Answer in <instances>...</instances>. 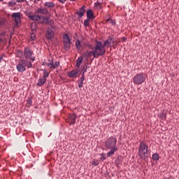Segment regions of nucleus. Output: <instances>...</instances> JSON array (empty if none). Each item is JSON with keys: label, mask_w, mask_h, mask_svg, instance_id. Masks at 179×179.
I'll list each match as a JSON object with an SVG mask.
<instances>
[{"label": "nucleus", "mask_w": 179, "mask_h": 179, "mask_svg": "<svg viewBox=\"0 0 179 179\" xmlns=\"http://www.w3.org/2000/svg\"><path fill=\"white\" fill-rule=\"evenodd\" d=\"M31 39L33 41L36 40V32L31 33Z\"/></svg>", "instance_id": "33"}, {"label": "nucleus", "mask_w": 179, "mask_h": 179, "mask_svg": "<svg viewBox=\"0 0 179 179\" xmlns=\"http://www.w3.org/2000/svg\"><path fill=\"white\" fill-rule=\"evenodd\" d=\"M45 82H47V79L43 78H39L38 79V82L37 83V86H43L44 83H45Z\"/></svg>", "instance_id": "19"}, {"label": "nucleus", "mask_w": 179, "mask_h": 179, "mask_svg": "<svg viewBox=\"0 0 179 179\" xmlns=\"http://www.w3.org/2000/svg\"><path fill=\"white\" fill-rule=\"evenodd\" d=\"M0 24H1V22H0Z\"/></svg>", "instance_id": "48"}, {"label": "nucleus", "mask_w": 179, "mask_h": 179, "mask_svg": "<svg viewBox=\"0 0 179 179\" xmlns=\"http://www.w3.org/2000/svg\"><path fill=\"white\" fill-rule=\"evenodd\" d=\"M107 22L113 24V26L115 25V20H113L112 19H108Z\"/></svg>", "instance_id": "32"}, {"label": "nucleus", "mask_w": 179, "mask_h": 179, "mask_svg": "<svg viewBox=\"0 0 179 179\" xmlns=\"http://www.w3.org/2000/svg\"><path fill=\"white\" fill-rule=\"evenodd\" d=\"M83 80H85V74L83 73L80 78V82L78 83V87L80 89H82L83 87Z\"/></svg>", "instance_id": "17"}, {"label": "nucleus", "mask_w": 179, "mask_h": 179, "mask_svg": "<svg viewBox=\"0 0 179 179\" xmlns=\"http://www.w3.org/2000/svg\"><path fill=\"white\" fill-rule=\"evenodd\" d=\"M80 71V69L73 70L68 73V76L69 78H76V76L79 73Z\"/></svg>", "instance_id": "13"}, {"label": "nucleus", "mask_w": 179, "mask_h": 179, "mask_svg": "<svg viewBox=\"0 0 179 179\" xmlns=\"http://www.w3.org/2000/svg\"><path fill=\"white\" fill-rule=\"evenodd\" d=\"M63 43H71V39L69 38V36L66 34L63 35Z\"/></svg>", "instance_id": "15"}, {"label": "nucleus", "mask_w": 179, "mask_h": 179, "mask_svg": "<svg viewBox=\"0 0 179 179\" xmlns=\"http://www.w3.org/2000/svg\"><path fill=\"white\" fill-rule=\"evenodd\" d=\"M76 50H78V51H80V48H82V45H80V41L77 40L76 41Z\"/></svg>", "instance_id": "23"}, {"label": "nucleus", "mask_w": 179, "mask_h": 179, "mask_svg": "<svg viewBox=\"0 0 179 179\" xmlns=\"http://www.w3.org/2000/svg\"><path fill=\"white\" fill-rule=\"evenodd\" d=\"M16 5V1H11L8 2V6H15Z\"/></svg>", "instance_id": "30"}, {"label": "nucleus", "mask_w": 179, "mask_h": 179, "mask_svg": "<svg viewBox=\"0 0 179 179\" xmlns=\"http://www.w3.org/2000/svg\"><path fill=\"white\" fill-rule=\"evenodd\" d=\"M90 20V19H89V18H87L85 20H84L85 27H87L90 25V22H89Z\"/></svg>", "instance_id": "29"}, {"label": "nucleus", "mask_w": 179, "mask_h": 179, "mask_svg": "<svg viewBox=\"0 0 179 179\" xmlns=\"http://www.w3.org/2000/svg\"><path fill=\"white\" fill-rule=\"evenodd\" d=\"M5 36V33L0 34V44L5 43V38L3 36Z\"/></svg>", "instance_id": "26"}, {"label": "nucleus", "mask_w": 179, "mask_h": 179, "mask_svg": "<svg viewBox=\"0 0 179 179\" xmlns=\"http://www.w3.org/2000/svg\"><path fill=\"white\" fill-rule=\"evenodd\" d=\"M109 41L110 42V44L111 43H113V44H115V43H117L116 41H114V38L111 36L109 37Z\"/></svg>", "instance_id": "35"}, {"label": "nucleus", "mask_w": 179, "mask_h": 179, "mask_svg": "<svg viewBox=\"0 0 179 179\" xmlns=\"http://www.w3.org/2000/svg\"><path fill=\"white\" fill-rule=\"evenodd\" d=\"M27 103H28V104H31V103H33V101H31V99H27Z\"/></svg>", "instance_id": "39"}, {"label": "nucleus", "mask_w": 179, "mask_h": 179, "mask_svg": "<svg viewBox=\"0 0 179 179\" xmlns=\"http://www.w3.org/2000/svg\"><path fill=\"white\" fill-rule=\"evenodd\" d=\"M83 73H84L85 75V73L87 72V66H85L83 69Z\"/></svg>", "instance_id": "36"}, {"label": "nucleus", "mask_w": 179, "mask_h": 179, "mask_svg": "<svg viewBox=\"0 0 179 179\" xmlns=\"http://www.w3.org/2000/svg\"><path fill=\"white\" fill-rule=\"evenodd\" d=\"M36 13H40L41 15H48V10L45 8H40L36 11Z\"/></svg>", "instance_id": "14"}, {"label": "nucleus", "mask_w": 179, "mask_h": 179, "mask_svg": "<svg viewBox=\"0 0 179 179\" xmlns=\"http://www.w3.org/2000/svg\"><path fill=\"white\" fill-rule=\"evenodd\" d=\"M101 160H106V154L103 153L101 155Z\"/></svg>", "instance_id": "37"}, {"label": "nucleus", "mask_w": 179, "mask_h": 179, "mask_svg": "<svg viewBox=\"0 0 179 179\" xmlns=\"http://www.w3.org/2000/svg\"><path fill=\"white\" fill-rule=\"evenodd\" d=\"M152 160H154L155 162H157V160H159V154L157 153H154L152 156Z\"/></svg>", "instance_id": "25"}, {"label": "nucleus", "mask_w": 179, "mask_h": 179, "mask_svg": "<svg viewBox=\"0 0 179 179\" xmlns=\"http://www.w3.org/2000/svg\"><path fill=\"white\" fill-rule=\"evenodd\" d=\"M25 0H17V2H24Z\"/></svg>", "instance_id": "43"}, {"label": "nucleus", "mask_w": 179, "mask_h": 179, "mask_svg": "<svg viewBox=\"0 0 179 179\" xmlns=\"http://www.w3.org/2000/svg\"><path fill=\"white\" fill-rule=\"evenodd\" d=\"M82 61H83V57H79L76 60V66L77 68H80V64H82Z\"/></svg>", "instance_id": "21"}, {"label": "nucleus", "mask_w": 179, "mask_h": 179, "mask_svg": "<svg viewBox=\"0 0 179 179\" xmlns=\"http://www.w3.org/2000/svg\"><path fill=\"white\" fill-rule=\"evenodd\" d=\"M145 80L146 75L144 73H138L133 78L134 85H142Z\"/></svg>", "instance_id": "5"}, {"label": "nucleus", "mask_w": 179, "mask_h": 179, "mask_svg": "<svg viewBox=\"0 0 179 179\" xmlns=\"http://www.w3.org/2000/svg\"><path fill=\"white\" fill-rule=\"evenodd\" d=\"M24 55L27 59H30L32 62L36 59V57L34 56V54H33V52L29 48H24Z\"/></svg>", "instance_id": "7"}, {"label": "nucleus", "mask_w": 179, "mask_h": 179, "mask_svg": "<svg viewBox=\"0 0 179 179\" xmlns=\"http://www.w3.org/2000/svg\"><path fill=\"white\" fill-rule=\"evenodd\" d=\"M3 57H5V55H2L0 56V62H1L2 59H3Z\"/></svg>", "instance_id": "41"}, {"label": "nucleus", "mask_w": 179, "mask_h": 179, "mask_svg": "<svg viewBox=\"0 0 179 179\" xmlns=\"http://www.w3.org/2000/svg\"><path fill=\"white\" fill-rule=\"evenodd\" d=\"M26 66H27V60L21 59L16 65V69L18 72H24L26 71Z\"/></svg>", "instance_id": "6"}, {"label": "nucleus", "mask_w": 179, "mask_h": 179, "mask_svg": "<svg viewBox=\"0 0 179 179\" xmlns=\"http://www.w3.org/2000/svg\"><path fill=\"white\" fill-rule=\"evenodd\" d=\"M27 66L28 69L33 68V64L31 63V62L27 61Z\"/></svg>", "instance_id": "34"}, {"label": "nucleus", "mask_w": 179, "mask_h": 179, "mask_svg": "<svg viewBox=\"0 0 179 179\" xmlns=\"http://www.w3.org/2000/svg\"><path fill=\"white\" fill-rule=\"evenodd\" d=\"M88 47H89V48H90L91 50H93V51H94V48L93 47V45H92V44H89Z\"/></svg>", "instance_id": "38"}, {"label": "nucleus", "mask_w": 179, "mask_h": 179, "mask_svg": "<svg viewBox=\"0 0 179 179\" xmlns=\"http://www.w3.org/2000/svg\"><path fill=\"white\" fill-rule=\"evenodd\" d=\"M11 17L13 19H14L17 26V27H19V23L22 22V20L20 19V13H14L12 14Z\"/></svg>", "instance_id": "8"}, {"label": "nucleus", "mask_w": 179, "mask_h": 179, "mask_svg": "<svg viewBox=\"0 0 179 179\" xmlns=\"http://www.w3.org/2000/svg\"><path fill=\"white\" fill-rule=\"evenodd\" d=\"M95 6H100V3H96Z\"/></svg>", "instance_id": "44"}, {"label": "nucleus", "mask_w": 179, "mask_h": 179, "mask_svg": "<svg viewBox=\"0 0 179 179\" xmlns=\"http://www.w3.org/2000/svg\"><path fill=\"white\" fill-rule=\"evenodd\" d=\"M45 8H54L55 6V3L52 1H47L44 3Z\"/></svg>", "instance_id": "18"}, {"label": "nucleus", "mask_w": 179, "mask_h": 179, "mask_svg": "<svg viewBox=\"0 0 179 179\" xmlns=\"http://www.w3.org/2000/svg\"><path fill=\"white\" fill-rule=\"evenodd\" d=\"M64 48L66 51H68L71 48V43H63Z\"/></svg>", "instance_id": "28"}, {"label": "nucleus", "mask_w": 179, "mask_h": 179, "mask_svg": "<svg viewBox=\"0 0 179 179\" xmlns=\"http://www.w3.org/2000/svg\"><path fill=\"white\" fill-rule=\"evenodd\" d=\"M1 1H3V0H0V2H1Z\"/></svg>", "instance_id": "46"}, {"label": "nucleus", "mask_w": 179, "mask_h": 179, "mask_svg": "<svg viewBox=\"0 0 179 179\" xmlns=\"http://www.w3.org/2000/svg\"><path fill=\"white\" fill-rule=\"evenodd\" d=\"M28 17L33 22H38L41 24H51V21L48 17L40 15H29Z\"/></svg>", "instance_id": "4"}, {"label": "nucleus", "mask_w": 179, "mask_h": 179, "mask_svg": "<svg viewBox=\"0 0 179 179\" xmlns=\"http://www.w3.org/2000/svg\"><path fill=\"white\" fill-rule=\"evenodd\" d=\"M59 65V62H55L54 64V61L52 60H50V62L47 64V66L49 67V69H50V71H52V69H56L57 68H58Z\"/></svg>", "instance_id": "11"}, {"label": "nucleus", "mask_w": 179, "mask_h": 179, "mask_svg": "<svg viewBox=\"0 0 179 179\" xmlns=\"http://www.w3.org/2000/svg\"><path fill=\"white\" fill-rule=\"evenodd\" d=\"M94 58H99V57H103L106 54V49L103 45V43L100 41H95V47L93 50Z\"/></svg>", "instance_id": "3"}, {"label": "nucleus", "mask_w": 179, "mask_h": 179, "mask_svg": "<svg viewBox=\"0 0 179 179\" xmlns=\"http://www.w3.org/2000/svg\"><path fill=\"white\" fill-rule=\"evenodd\" d=\"M105 146L108 150L110 149L106 154V157H110V156L115 153L116 150H118V148H117V138L114 136L108 138L105 142Z\"/></svg>", "instance_id": "1"}, {"label": "nucleus", "mask_w": 179, "mask_h": 179, "mask_svg": "<svg viewBox=\"0 0 179 179\" xmlns=\"http://www.w3.org/2000/svg\"><path fill=\"white\" fill-rule=\"evenodd\" d=\"M138 155L142 160H148L149 159V147L146 143L141 141L140 143Z\"/></svg>", "instance_id": "2"}, {"label": "nucleus", "mask_w": 179, "mask_h": 179, "mask_svg": "<svg viewBox=\"0 0 179 179\" xmlns=\"http://www.w3.org/2000/svg\"><path fill=\"white\" fill-rule=\"evenodd\" d=\"M54 31L50 29V27H48L45 33L47 40H52V38L54 37Z\"/></svg>", "instance_id": "12"}, {"label": "nucleus", "mask_w": 179, "mask_h": 179, "mask_svg": "<svg viewBox=\"0 0 179 179\" xmlns=\"http://www.w3.org/2000/svg\"><path fill=\"white\" fill-rule=\"evenodd\" d=\"M59 2H61V3H65L66 2V0H57Z\"/></svg>", "instance_id": "40"}, {"label": "nucleus", "mask_w": 179, "mask_h": 179, "mask_svg": "<svg viewBox=\"0 0 179 179\" xmlns=\"http://www.w3.org/2000/svg\"><path fill=\"white\" fill-rule=\"evenodd\" d=\"M36 1H40V0H36Z\"/></svg>", "instance_id": "47"}, {"label": "nucleus", "mask_w": 179, "mask_h": 179, "mask_svg": "<svg viewBox=\"0 0 179 179\" xmlns=\"http://www.w3.org/2000/svg\"><path fill=\"white\" fill-rule=\"evenodd\" d=\"M78 118V116H76V114H70L69 115V119L67 122L69 124V125H74V124L76 122V119Z\"/></svg>", "instance_id": "9"}, {"label": "nucleus", "mask_w": 179, "mask_h": 179, "mask_svg": "<svg viewBox=\"0 0 179 179\" xmlns=\"http://www.w3.org/2000/svg\"><path fill=\"white\" fill-rule=\"evenodd\" d=\"M19 52H20V54H22V52H21V51H20Z\"/></svg>", "instance_id": "45"}, {"label": "nucleus", "mask_w": 179, "mask_h": 179, "mask_svg": "<svg viewBox=\"0 0 179 179\" xmlns=\"http://www.w3.org/2000/svg\"><path fill=\"white\" fill-rule=\"evenodd\" d=\"M102 45L103 46V48L107 47V45H110V47H111V42L110 41V39L105 41Z\"/></svg>", "instance_id": "27"}, {"label": "nucleus", "mask_w": 179, "mask_h": 179, "mask_svg": "<svg viewBox=\"0 0 179 179\" xmlns=\"http://www.w3.org/2000/svg\"><path fill=\"white\" fill-rule=\"evenodd\" d=\"M92 55L94 57V53H93V50L92 51H87L85 53V57H86L87 58H92Z\"/></svg>", "instance_id": "20"}, {"label": "nucleus", "mask_w": 179, "mask_h": 179, "mask_svg": "<svg viewBox=\"0 0 179 179\" xmlns=\"http://www.w3.org/2000/svg\"><path fill=\"white\" fill-rule=\"evenodd\" d=\"M31 30L34 33H37V25L35 23L31 24Z\"/></svg>", "instance_id": "22"}, {"label": "nucleus", "mask_w": 179, "mask_h": 179, "mask_svg": "<svg viewBox=\"0 0 179 179\" xmlns=\"http://www.w3.org/2000/svg\"><path fill=\"white\" fill-rule=\"evenodd\" d=\"M92 166H99V161L96 159H94L92 163Z\"/></svg>", "instance_id": "31"}, {"label": "nucleus", "mask_w": 179, "mask_h": 179, "mask_svg": "<svg viewBox=\"0 0 179 179\" xmlns=\"http://www.w3.org/2000/svg\"><path fill=\"white\" fill-rule=\"evenodd\" d=\"M85 12H86V6H83L75 13V15H77L78 17H83L85 16Z\"/></svg>", "instance_id": "10"}, {"label": "nucleus", "mask_w": 179, "mask_h": 179, "mask_svg": "<svg viewBox=\"0 0 179 179\" xmlns=\"http://www.w3.org/2000/svg\"><path fill=\"white\" fill-rule=\"evenodd\" d=\"M48 76H50V73H48L47 69H44L43 70V79H47V78H48Z\"/></svg>", "instance_id": "24"}, {"label": "nucleus", "mask_w": 179, "mask_h": 179, "mask_svg": "<svg viewBox=\"0 0 179 179\" xmlns=\"http://www.w3.org/2000/svg\"><path fill=\"white\" fill-rule=\"evenodd\" d=\"M94 17V14L93 13V11H92V9H90L87 11V18L92 20Z\"/></svg>", "instance_id": "16"}, {"label": "nucleus", "mask_w": 179, "mask_h": 179, "mask_svg": "<svg viewBox=\"0 0 179 179\" xmlns=\"http://www.w3.org/2000/svg\"><path fill=\"white\" fill-rule=\"evenodd\" d=\"M122 40H123V41H127V38L126 37H122Z\"/></svg>", "instance_id": "42"}]
</instances>
